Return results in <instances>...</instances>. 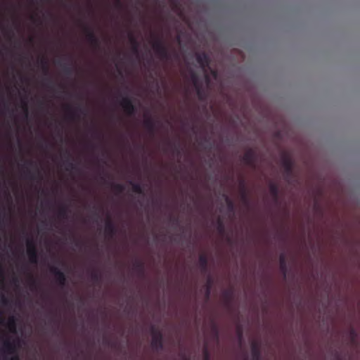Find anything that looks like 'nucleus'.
Returning <instances> with one entry per match:
<instances>
[{"mask_svg":"<svg viewBox=\"0 0 360 360\" xmlns=\"http://www.w3.org/2000/svg\"><path fill=\"white\" fill-rule=\"evenodd\" d=\"M27 254L30 263L36 264L38 262V252L35 243L32 238L26 240Z\"/></svg>","mask_w":360,"mask_h":360,"instance_id":"obj_1","label":"nucleus"},{"mask_svg":"<svg viewBox=\"0 0 360 360\" xmlns=\"http://www.w3.org/2000/svg\"><path fill=\"white\" fill-rule=\"evenodd\" d=\"M153 48L162 59H167L169 58L167 47L161 39H155L153 42Z\"/></svg>","mask_w":360,"mask_h":360,"instance_id":"obj_2","label":"nucleus"},{"mask_svg":"<svg viewBox=\"0 0 360 360\" xmlns=\"http://www.w3.org/2000/svg\"><path fill=\"white\" fill-rule=\"evenodd\" d=\"M16 349L15 341H11L8 339H6L3 342V347L0 350L2 355V358L4 360H7V355H11L15 354Z\"/></svg>","mask_w":360,"mask_h":360,"instance_id":"obj_3","label":"nucleus"},{"mask_svg":"<svg viewBox=\"0 0 360 360\" xmlns=\"http://www.w3.org/2000/svg\"><path fill=\"white\" fill-rule=\"evenodd\" d=\"M120 105L122 107L124 112L129 116L136 112V108L132 101L127 96L122 97L120 101Z\"/></svg>","mask_w":360,"mask_h":360,"instance_id":"obj_4","label":"nucleus"},{"mask_svg":"<svg viewBox=\"0 0 360 360\" xmlns=\"http://www.w3.org/2000/svg\"><path fill=\"white\" fill-rule=\"evenodd\" d=\"M151 347L157 351L162 349V335L159 331H153L151 340Z\"/></svg>","mask_w":360,"mask_h":360,"instance_id":"obj_5","label":"nucleus"},{"mask_svg":"<svg viewBox=\"0 0 360 360\" xmlns=\"http://www.w3.org/2000/svg\"><path fill=\"white\" fill-rule=\"evenodd\" d=\"M84 31L86 32L87 41L92 46L97 47L99 44V39L95 34L94 30L89 26H85Z\"/></svg>","mask_w":360,"mask_h":360,"instance_id":"obj_6","label":"nucleus"},{"mask_svg":"<svg viewBox=\"0 0 360 360\" xmlns=\"http://www.w3.org/2000/svg\"><path fill=\"white\" fill-rule=\"evenodd\" d=\"M66 111L68 117L70 120L78 118L81 115L84 114V110L81 107L72 108L70 105H67Z\"/></svg>","mask_w":360,"mask_h":360,"instance_id":"obj_7","label":"nucleus"},{"mask_svg":"<svg viewBox=\"0 0 360 360\" xmlns=\"http://www.w3.org/2000/svg\"><path fill=\"white\" fill-rule=\"evenodd\" d=\"M243 161L247 165H249L250 167H255V164H256L255 152L251 149L247 150L243 156Z\"/></svg>","mask_w":360,"mask_h":360,"instance_id":"obj_8","label":"nucleus"},{"mask_svg":"<svg viewBox=\"0 0 360 360\" xmlns=\"http://www.w3.org/2000/svg\"><path fill=\"white\" fill-rule=\"evenodd\" d=\"M196 61L200 65V68L204 72L206 71V68L209 67L210 60L208 56L205 53H198L196 55Z\"/></svg>","mask_w":360,"mask_h":360,"instance_id":"obj_9","label":"nucleus"},{"mask_svg":"<svg viewBox=\"0 0 360 360\" xmlns=\"http://www.w3.org/2000/svg\"><path fill=\"white\" fill-rule=\"evenodd\" d=\"M190 75V79L192 82L193 84L196 89L197 94L199 96V97L201 96V89L199 84V77L198 75L193 70H191L189 72Z\"/></svg>","mask_w":360,"mask_h":360,"instance_id":"obj_10","label":"nucleus"},{"mask_svg":"<svg viewBox=\"0 0 360 360\" xmlns=\"http://www.w3.org/2000/svg\"><path fill=\"white\" fill-rule=\"evenodd\" d=\"M105 231L106 234L110 237L113 236L116 233V226L115 224L110 219L105 222Z\"/></svg>","mask_w":360,"mask_h":360,"instance_id":"obj_11","label":"nucleus"},{"mask_svg":"<svg viewBox=\"0 0 360 360\" xmlns=\"http://www.w3.org/2000/svg\"><path fill=\"white\" fill-rule=\"evenodd\" d=\"M143 125L146 129L150 132H153L155 127V121L150 116H146L143 120Z\"/></svg>","mask_w":360,"mask_h":360,"instance_id":"obj_12","label":"nucleus"},{"mask_svg":"<svg viewBox=\"0 0 360 360\" xmlns=\"http://www.w3.org/2000/svg\"><path fill=\"white\" fill-rule=\"evenodd\" d=\"M24 178L29 179L30 180H34L37 178H39V179H41V174L39 171L38 170L37 172L33 173L30 170H29L27 168L23 171Z\"/></svg>","mask_w":360,"mask_h":360,"instance_id":"obj_13","label":"nucleus"},{"mask_svg":"<svg viewBox=\"0 0 360 360\" xmlns=\"http://www.w3.org/2000/svg\"><path fill=\"white\" fill-rule=\"evenodd\" d=\"M129 41L132 46V51L134 53H138L139 51V42L132 32L128 34Z\"/></svg>","mask_w":360,"mask_h":360,"instance_id":"obj_14","label":"nucleus"},{"mask_svg":"<svg viewBox=\"0 0 360 360\" xmlns=\"http://www.w3.org/2000/svg\"><path fill=\"white\" fill-rule=\"evenodd\" d=\"M57 216L60 219L68 218V208L65 205H62L57 212Z\"/></svg>","mask_w":360,"mask_h":360,"instance_id":"obj_15","label":"nucleus"},{"mask_svg":"<svg viewBox=\"0 0 360 360\" xmlns=\"http://www.w3.org/2000/svg\"><path fill=\"white\" fill-rule=\"evenodd\" d=\"M56 282L60 287H64L66 284V276L65 274L61 271L57 276H55Z\"/></svg>","mask_w":360,"mask_h":360,"instance_id":"obj_16","label":"nucleus"},{"mask_svg":"<svg viewBox=\"0 0 360 360\" xmlns=\"http://www.w3.org/2000/svg\"><path fill=\"white\" fill-rule=\"evenodd\" d=\"M6 325L11 332H12V333L15 332V330H16V320L13 316L8 318Z\"/></svg>","mask_w":360,"mask_h":360,"instance_id":"obj_17","label":"nucleus"},{"mask_svg":"<svg viewBox=\"0 0 360 360\" xmlns=\"http://www.w3.org/2000/svg\"><path fill=\"white\" fill-rule=\"evenodd\" d=\"M131 185L132 191L138 194H142L143 193V188L141 184L139 183H134L133 181L129 182Z\"/></svg>","mask_w":360,"mask_h":360,"instance_id":"obj_18","label":"nucleus"},{"mask_svg":"<svg viewBox=\"0 0 360 360\" xmlns=\"http://www.w3.org/2000/svg\"><path fill=\"white\" fill-rule=\"evenodd\" d=\"M198 260H199V265H200V269L202 271H205L207 269V259L206 256L201 255L199 257Z\"/></svg>","mask_w":360,"mask_h":360,"instance_id":"obj_19","label":"nucleus"},{"mask_svg":"<svg viewBox=\"0 0 360 360\" xmlns=\"http://www.w3.org/2000/svg\"><path fill=\"white\" fill-rule=\"evenodd\" d=\"M283 165H284L286 172L288 174H290L291 172V169H292V167L291 160L288 158H285L283 159Z\"/></svg>","mask_w":360,"mask_h":360,"instance_id":"obj_20","label":"nucleus"},{"mask_svg":"<svg viewBox=\"0 0 360 360\" xmlns=\"http://www.w3.org/2000/svg\"><path fill=\"white\" fill-rule=\"evenodd\" d=\"M39 63L45 75H47L49 72V63L47 59L44 58H41L39 60Z\"/></svg>","mask_w":360,"mask_h":360,"instance_id":"obj_21","label":"nucleus"},{"mask_svg":"<svg viewBox=\"0 0 360 360\" xmlns=\"http://www.w3.org/2000/svg\"><path fill=\"white\" fill-rule=\"evenodd\" d=\"M269 189H270V192H271V193L274 196L276 197V196H277V195H278V188H277V186H276V185H274V184H271L270 185V186H269Z\"/></svg>","mask_w":360,"mask_h":360,"instance_id":"obj_22","label":"nucleus"},{"mask_svg":"<svg viewBox=\"0 0 360 360\" xmlns=\"http://www.w3.org/2000/svg\"><path fill=\"white\" fill-rule=\"evenodd\" d=\"M252 353L255 359H258L259 358V352L255 345L252 347Z\"/></svg>","mask_w":360,"mask_h":360,"instance_id":"obj_23","label":"nucleus"},{"mask_svg":"<svg viewBox=\"0 0 360 360\" xmlns=\"http://www.w3.org/2000/svg\"><path fill=\"white\" fill-rule=\"evenodd\" d=\"M49 271L54 276H57L58 273L61 272V271L56 266H51L49 267Z\"/></svg>","mask_w":360,"mask_h":360,"instance_id":"obj_24","label":"nucleus"},{"mask_svg":"<svg viewBox=\"0 0 360 360\" xmlns=\"http://www.w3.org/2000/svg\"><path fill=\"white\" fill-rule=\"evenodd\" d=\"M91 279L94 281H98L100 279V275L97 271H92L90 275Z\"/></svg>","mask_w":360,"mask_h":360,"instance_id":"obj_25","label":"nucleus"},{"mask_svg":"<svg viewBox=\"0 0 360 360\" xmlns=\"http://www.w3.org/2000/svg\"><path fill=\"white\" fill-rule=\"evenodd\" d=\"M114 188L116 191L118 192H122L124 189V186L123 184H117L114 186Z\"/></svg>","mask_w":360,"mask_h":360,"instance_id":"obj_26","label":"nucleus"},{"mask_svg":"<svg viewBox=\"0 0 360 360\" xmlns=\"http://www.w3.org/2000/svg\"><path fill=\"white\" fill-rule=\"evenodd\" d=\"M22 105H23V110L25 112V117H27L28 115V109H27V103L25 100L22 101Z\"/></svg>","mask_w":360,"mask_h":360,"instance_id":"obj_27","label":"nucleus"},{"mask_svg":"<svg viewBox=\"0 0 360 360\" xmlns=\"http://www.w3.org/2000/svg\"><path fill=\"white\" fill-rule=\"evenodd\" d=\"M136 269L137 270V271L143 273V264L141 263V262L136 263Z\"/></svg>","mask_w":360,"mask_h":360,"instance_id":"obj_28","label":"nucleus"},{"mask_svg":"<svg viewBox=\"0 0 360 360\" xmlns=\"http://www.w3.org/2000/svg\"><path fill=\"white\" fill-rule=\"evenodd\" d=\"M280 263H281V268L282 270H285V258L283 255H281L280 257Z\"/></svg>","mask_w":360,"mask_h":360,"instance_id":"obj_29","label":"nucleus"},{"mask_svg":"<svg viewBox=\"0 0 360 360\" xmlns=\"http://www.w3.org/2000/svg\"><path fill=\"white\" fill-rule=\"evenodd\" d=\"M67 167L66 170L70 171L71 169H73L75 168V164L72 162L68 161L66 162Z\"/></svg>","mask_w":360,"mask_h":360,"instance_id":"obj_30","label":"nucleus"},{"mask_svg":"<svg viewBox=\"0 0 360 360\" xmlns=\"http://www.w3.org/2000/svg\"><path fill=\"white\" fill-rule=\"evenodd\" d=\"M4 276V271L2 267L1 263H0V280H3Z\"/></svg>","mask_w":360,"mask_h":360,"instance_id":"obj_31","label":"nucleus"},{"mask_svg":"<svg viewBox=\"0 0 360 360\" xmlns=\"http://www.w3.org/2000/svg\"><path fill=\"white\" fill-rule=\"evenodd\" d=\"M7 360H20V358L18 356L14 355V356H11V358L7 359Z\"/></svg>","mask_w":360,"mask_h":360,"instance_id":"obj_32","label":"nucleus"},{"mask_svg":"<svg viewBox=\"0 0 360 360\" xmlns=\"http://www.w3.org/2000/svg\"><path fill=\"white\" fill-rule=\"evenodd\" d=\"M7 301H8L7 299L4 296H3L1 297V302L3 304H7Z\"/></svg>","mask_w":360,"mask_h":360,"instance_id":"obj_33","label":"nucleus"},{"mask_svg":"<svg viewBox=\"0 0 360 360\" xmlns=\"http://www.w3.org/2000/svg\"><path fill=\"white\" fill-rule=\"evenodd\" d=\"M4 323V319L2 317L1 314H0V324H3Z\"/></svg>","mask_w":360,"mask_h":360,"instance_id":"obj_34","label":"nucleus"},{"mask_svg":"<svg viewBox=\"0 0 360 360\" xmlns=\"http://www.w3.org/2000/svg\"><path fill=\"white\" fill-rule=\"evenodd\" d=\"M65 72H67L68 73H70L71 72V69L70 67H66L65 68Z\"/></svg>","mask_w":360,"mask_h":360,"instance_id":"obj_35","label":"nucleus"},{"mask_svg":"<svg viewBox=\"0 0 360 360\" xmlns=\"http://www.w3.org/2000/svg\"><path fill=\"white\" fill-rule=\"evenodd\" d=\"M27 163L30 165H32L34 164V162L32 161H29L27 162Z\"/></svg>","mask_w":360,"mask_h":360,"instance_id":"obj_36","label":"nucleus"},{"mask_svg":"<svg viewBox=\"0 0 360 360\" xmlns=\"http://www.w3.org/2000/svg\"><path fill=\"white\" fill-rule=\"evenodd\" d=\"M88 147L93 148L94 146L92 144H88Z\"/></svg>","mask_w":360,"mask_h":360,"instance_id":"obj_37","label":"nucleus"},{"mask_svg":"<svg viewBox=\"0 0 360 360\" xmlns=\"http://www.w3.org/2000/svg\"><path fill=\"white\" fill-rule=\"evenodd\" d=\"M34 284H35L34 281H32V286H34Z\"/></svg>","mask_w":360,"mask_h":360,"instance_id":"obj_38","label":"nucleus"},{"mask_svg":"<svg viewBox=\"0 0 360 360\" xmlns=\"http://www.w3.org/2000/svg\"><path fill=\"white\" fill-rule=\"evenodd\" d=\"M13 281H14V283H17V282H18L17 278H15V279L13 280Z\"/></svg>","mask_w":360,"mask_h":360,"instance_id":"obj_39","label":"nucleus"},{"mask_svg":"<svg viewBox=\"0 0 360 360\" xmlns=\"http://www.w3.org/2000/svg\"><path fill=\"white\" fill-rule=\"evenodd\" d=\"M212 73H213V75H214V76L216 75V72H215V71H212Z\"/></svg>","mask_w":360,"mask_h":360,"instance_id":"obj_40","label":"nucleus"},{"mask_svg":"<svg viewBox=\"0 0 360 360\" xmlns=\"http://www.w3.org/2000/svg\"><path fill=\"white\" fill-rule=\"evenodd\" d=\"M2 30H3L4 31H5V28H4V27L3 25H2Z\"/></svg>","mask_w":360,"mask_h":360,"instance_id":"obj_41","label":"nucleus"},{"mask_svg":"<svg viewBox=\"0 0 360 360\" xmlns=\"http://www.w3.org/2000/svg\"><path fill=\"white\" fill-rule=\"evenodd\" d=\"M209 294H210V290H207V295H209Z\"/></svg>","mask_w":360,"mask_h":360,"instance_id":"obj_42","label":"nucleus"}]
</instances>
